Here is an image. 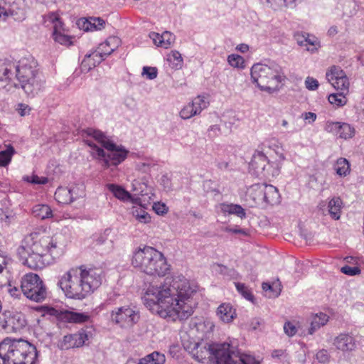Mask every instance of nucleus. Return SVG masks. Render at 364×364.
I'll return each mask as SVG.
<instances>
[{
	"label": "nucleus",
	"mask_w": 364,
	"mask_h": 364,
	"mask_svg": "<svg viewBox=\"0 0 364 364\" xmlns=\"http://www.w3.org/2000/svg\"><path fill=\"white\" fill-rule=\"evenodd\" d=\"M305 42L306 43L304 46L306 47V50L311 51V53L317 50L318 48L319 47V42L314 36L311 37L308 35V36L305 38Z\"/></svg>",
	"instance_id": "a18cd8bd"
},
{
	"label": "nucleus",
	"mask_w": 364,
	"mask_h": 364,
	"mask_svg": "<svg viewBox=\"0 0 364 364\" xmlns=\"http://www.w3.org/2000/svg\"><path fill=\"white\" fill-rule=\"evenodd\" d=\"M26 325V321L21 314L3 315L0 321V330L8 333H16L22 330Z\"/></svg>",
	"instance_id": "f3484780"
},
{
	"label": "nucleus",
	"mask_w": 364,
	"mask_h": 364,
	"mask_svg": "<svg viewBox=\"0 0 364 364\" xmlns=\"http://www.w3.org/2000/svg\"><path fill=\"white\" fill-rule=\"evenodd\" d=\"M348 263L352 264L353 266L346 265L341 268V272L347 275L354 276L360 273V264L362 260L358 257H348L346 258Z\"/></svg>",
	"instance_id": "bb28decb"
},
{
	"label": "nucleus",
	"mask_w": 364,
	"mask_h": 364,
	"mask_svg": "<svg viewBox=\"0 0 364 364\" xmlns=\"http://www.w3.org/2000/svg\"><path fill=\"white\" fill-rule=\"evenodd\" d=\"M225 231L226 232H229L235 233V234H237V233L242 234L244 235H247V232L245 230L238 228L237 226L235 227V228H229V227H228V228H225Z\"/></svg>",
	"instance_id": "864d4df0"
},
{
	"label": "nucleus",
	"mask_w": 364,
	"mask_h": 364,
	"mask_svg": "<svg viewBox=\"0 0 364 364\" xmlns=\"http://www.w3.org/2000/svg\"><path fill=\"white\" fill-rule=\"evenodd\" d=\"M6 149L0 151V166H6L11 161L15 150L11 144L5 145Z\"/></svg>",
	"instance_id": "a19ab883"
},
{
	"label": "nucleus",
	"mask_w": 364,
	"mask_h": 364,
	"mask_svg": "<svg viewBox=\"0 0 364 364\" xmlns=\"http://www.w3.org/2000/svg\"><path fill=\"white\" fill-rule=\"evenodd\" d=\"M84 133L92 138L85 139L92 148L91 154L102 161L105 168L117 166L127 158L128 151L109 141L101 131L89 128Z\"/></svg>",
	"instance_id": "20e7f679"
},
{
	"label": "nucleus",
	"mask_w": 364,
	"mask_h": 364,
	"mask_svg": "<svg viewBox=\"0 0 364 364\" xmlns=\"http://www.w3.org/2000/svg\"><path fill=\"white\" fill-rule=\"evenodd\" d=\"M316 115L313 112H308L305 114L306 119H311L313 122L316 119Z\"/></svg>",
	"instance_id": "052dcab7"
},
{
	"label": "nucleus",
	"mask_w": 364,
	"mask_h": 364,
	"mask_svg": "<svg viewBox=\"0 0 364 364\" xmlns=\"http://www.w3.org/2000/svg\"><path fill=\"white\" fill-rule=\"evenodd\" d=\"M151 38L153 39L154 43L159 47L167 49L171 47L175 41V36L168 31H165L162 34L152 33Z\"/></svg>",
	"instance_id": "5701e85b"
},
{
	"label": "nucleus",
	"mask_w": 364,
	"mask_h": 364,
	"mask_svg": "<svg viewBox=\"0 0 364 364\" xmlns=\"http://www.w3.org/2000/svg\"><path fill=\"white\" fill-rule=\"evenodd\" d=\"M326 78L338 92H349L350 81L341 67L332 65L328 68L326 73Z\"/></svg>",
	"instance_id": "4468645a"
},
{
	"label": "nucleus",
	"mask_w": 364,
	"mask_h": 364,
	"mask_svg": "<svg viewBox=\"0 0 364 364\" xmlns=\"http://www.w3.org/2000/svg\"><path fill=\"white\" fill-rule=\"evenodd\" d=\"M55 199L62 204H68L73 200L71 191L66 187H59L55 193Z\"/></svg>",
	"instance_id": "c9c22d12"
},
{
	"label": "nucleus",
	"mask_w": 364,
	"mask_h": 364,
	"mask_svg": "<svg viewBox=\"0 0 364 364\" xmlns=\"http://www.w3.org/2000/svg\"><path fill=\"white\" fill-rule=\"evenodd\" d=\"M229 64L234 68H245V60L244 58L237 54H231L228 58Z\"/></svg>",
	"instance_id": "c03bdc74"
},
{
	"label": "nucleus",
	"mask_w": 364,
	"mask_h": 364,
	"mask_svg": "<svg viewBox=\"0 0 364 364\" xmlns=\"http://www.w3.org/2000/svg\"><path fill=\"white\" fill-rule=\"evenodd\" d=\"M282 126L286 127L288 124V122L287 120L284 119L282 122Z\"/></svg>",
	"instance_id": "0e129e2a"
},
{
	"label": "nucleus",
	"mask_w": 364,
	"mask_h": 364,
	"mask_svg": "<svg viewBox=\"0 0 364 364\" xmlns=\"http://www.w3.org/2000/svg\"><path fill=\"white\" fill-rule=\"evenodd\" d=\"M6 266V259L0 256V273L3 272Z\"/></svg>",
	"instance_id": "bf43d9fd"
},
{
	"label": "nucleus",
	"mask_w": 364,
	"mask_h": 364,
	"mask_svg": "<svg viewBox=\"0 0 364 364\" xmlns=\"http://www.w3.org/2000/svg\"><path fill=\"white\" fill-rule=\"evenodd\" d=\"M102 55L96 49L89 55H86L81 63V68L84 71H89L104 60Z\"/></svg>",
	"instance_id": "b1692460"
},
{
	"label": "nucleus",
	"mask_w": 364,
	"mask_h": 364,
	"mask_svg": "<svg viewBox=\"0 0 364 364\" xmlns=\"http://www.w3.org/2000/svg\"><path fill=\"white\" fill-rule=\"evenodd\" d=\"M316 360L319 363H325L329 360V354L326 350H321L316 355Z\"/></svg>",
	"instance_id": "3c124183"
},
{
	"label": "nucleus",
	"mask_w": 364,
	"mask_h": 364,
	"mask_svg": "<svg viewBox=\"0 0 364 364\" xmlns=\"http://www.w3.org/2000/svg\"><path fill=\"white\" fill-rule=\"evenodd\" d=\"M284 330L289 336H294L297 331L296 326L290 321L285 323Z\"/></svg>",
	"instance_id": "8fccbe9b"
},
{
	"label": "nucleus",
	"mask_w": 364,
	"mask_h": 364,
	"mask_svg": "<svg viewBox=\"0 0 364 364\" xmlns=\"http://www.w3.org/2000/svg\"><path fill=\"white\" fill-rule=\"evenodd\" d=\"M18 110L19 114L21 116H24V115H26V114L29 113L30 108L28 107V105H23V104H20L18 105Z\"/></svg>",
	"instance_id": "5fc2aeb1"
},
{
	"label": "nucleus",
	"mask_w": 364,
	"mask_h": 364,
	"mask_svg": "<svg viewBox=\"0 0 364 364\" xmlns=\"http://www.w3.org/2000/svg\"><path fill=\"white\" fill-rule=\"evenodd\" d=\"M228 343H214L212 345L202 346L198 344L194 350L193 355L195 358L201 363H205L213 355L216 360V364H218L219 361V350H221L219 348L220 346H228Z\"/></svg>",
	"instance_id": "dca6fc26"
},
{
	"label": "nucleus",
	"mask_w": 364,
	"mask_h": 364,
	"mask_svg": "<svg viewBox=\"0 0 364 364\" xmlns=\"http://www.w3.org/2000/svg\"><path fill=\"white\" fill-rule=\"evenodd\" d=\"M166 357L163 353L154 351L139 360V364H164Z\"/></svg>",
	"instance_id": "72a5a7b5"
},
{
	"label": "nucleus",
	"mask_w": 364,
	"mask_h": 364,
	"mask_svg": "<svg viewBox=\"0 0 364 364\" xmlns=\"http://www.w3.org/2000/svg\"><path fill=\"white\" fill-rule=\"evenodd\" d=\"M92 26H94V25H92ZM95 27H96V31H97V30H101L102 28H103L105 27V24L100 25V24L98 23V21H96L95 22Z\"/></svg>",
	"instance_id": "680f3d73"
},
{
	"label": "nucleus",
	"mask_w": 364,
	"mask_h": 364,
	"mask_svg": "<svg viewBox=\"0 0 364 364\" xmlns=\"http://www.w3.org/2000/svg\"><path fill=\"white\" fill-rule=\"evenodd\" d=\"M46 314L54 316L58 321L69 323H83L90 319L85 313H79L53 307H48Z\"/></svg>",
	"instance_id": "2eb2a0df"
},
{
	"label": "nucleus",
	"mask_w": 364,
	"mask_h": 364,
	"mask_svg": "<svg viewBox=\"0 0 364 364\" xmlns=\"http://www.w3.org/2000/svg\"><path fill=\"white\" fill-rule=\"evenodd\" d=\"M131 263L134 268L151 276L164 277L170 271V265L164 254L150 246L136 249L133 252Z\"/></svg>",
	"instance_id": "39448f33"
},
{
	"label": "nucleus",
	"mask_w": 364,
	"mask_h": 364,
	"mask_svg": "<svg viewBox=\"0 0 364 364\" xmlns=\"http://www.w3.org/2000/svg\"><path fill=\"white\" fill-rule=\"evenodd\" d=\"M235 287L238 292L247 300L254 303L255 296L252 291V289L244 283L235 282Z\"/></svg>",
	"instance_id": "79ce46f5"
},
{
	"label": "nucleus",
	"mask_w": 364,
	"mask_h": 364,
	"mask_svg": "<svg viewBox=\"0 0 364 364\" xmlns=\"http://www.w3.org/2000/svg\"><path fill=\"white\" fill-rule=\"evenodd\" d=\"M305 86L309 90H316L318 89L319 83L316 79L309 76L305 80Z\"/></svg>",
	"instance_id": "de8ad7c7"
},
{
	"label": "nucleus",
	"mask_w": 364,
	"mask_h": 364,
	"mask_svg": "<svg viewBox=\"0 0 364 364\" xmlns=\"http://www.w3.org/2000/svg\"><path fill=\"white\" fill-rule=\"evenodd\" d=\"M38 63L33 58H22L17 62V80L30 93L40 90L42 82L38 79Z\"/></svg>",
	"instance_id": "6e6552de"
},
{
	"label": "nucleus",
	"mask_w": 364,
	"mask_h": 364,
	"mask_svg": "<svg viewBox=\"0 0 364 364\" xmlns=\"http://www.w3.org/2000/svg\"><path fill=\"white\" fill-rule=\"evenodd\" d=\"M97 21L100 25L105 24V21L100 18L96 17H90L89 18H81L78 21L79 27L85 31H96V27L95 26V22Z\"/></svg>",
	"instance_id": "f704fd0d"
},
{
	"label": "nucleus",
	"mask_w": 364,
	"mask_h": 364,
	"mask_svg": "<svg viewBox=\"0 0 364 364\" xmlns=\"http://www.w3.org/2000/svg\"><path fill=\"white\" fill-rule=\"evenodd\" d=\"M112 323L122 328H130L140 320V312L132 305H125L114 308L110 314Z\"/></svg>",
	"instance_id": "9d476101"
},
{
	"label": "nucleus",
	"mask_w": 364,
	"mask_h": 364,
	"mask_svg": "<svg viewBox=\"0 0 364 364\" xmlns=\"http://www.w3.org/2000/svg\"><path fill=\"white\" fill-rule=\"evenodd\" d=\"M333 344L336 349L343 352L353 351L356 348L355 338L349 334H340L335 338Z\"/></svg>",
	"instance_id": "4be33fe9"
},
{
	"label": "nucleus",
	"mask_w": 364,
	"mask_h": 364,
	"mask_svg": "<svg viewBox=\"0 0 364 364\" xmlns=\"http://www.w3.org/2000/svg\"><path fill=\"white\" fill-rule=\"evenodd\" d=\"M32 213L36 218L45 220L53 217L52 210L49 205L38 204L33 206Z\"/></svg>",
	"instance_id": "473e14b6"
},
{
	"label": "nucleus",
	"mask_w": 364,
	"mask_h": 364,
	"mask_svg": "<svg viewBox=\"0 0 364 364\" xmlns=\"http://www.w3.org/2000/svg\"><path fill=\"white\" fill-rule=\"evenodd\" d=\"M228 163H225V164H224V167H225V168H227V167H228Z\"/></svg>",
	"instance_id": "69168bd1"
},
{
	"label": "nucleus",
	"mask_w": 364,
	"mask_h": 364,
	"mask_svg": "<svg viewBox=\"0 0 364 364\" xmlns=\"http://www.w3.org/2000/svg\"><path fill=\"white\" fill-rule=\"evenodd\" d=\"M122 45V40L115 36H109L105 41L99 44L96 48L104 58L110 55Z\"/></svg>",
	"instance_id": "412c9836"
},
{
	"label": "nucleus",
	"mask_w": 364,
	"mask_h": 364,
	"mask_svg": "<svg viewBox=\"0 0 364 364\" xmlns=\"http://www.w3.org/2000/svg\"><path fill=\"white\" fill-rule=\"evenodd\" d=\"M23 180L28 183L33 185H44L48 182V178L44 176H38L34 173L26 175L23 177Z\"/></svg>",
	"instance_id": "37998d69"
},
{
	"label": "nucleus",
	"mask_w": 364,
	"mask_h": 364,
	"mask_svg": "<svg viewBox=\"0 0 364 364\" xmlns=\"http://www.w3.org/2000/svg\"><path fill=\"white\" fill-rule=\"evenodd\" d=\"M272 355L273 358H281L286 355V350L282 349L274 350L272 353Z\"/></svg>",
	"instance_id": "6e6d98bb"
},
{
	"label": "nucleus",
	"mask_w": 364,
	"mask_h": 364,
	"mask_svg": "<svg viewBox=\"0 0 364 364\" xmlns=\"http://www.w3.org/2000/svg\"><path fill=\"white\" fill-rule=\"evenodd\" d=\"M251 76L262 90L269 92L277 90L285 78L279 66L271 67L263 64L254 65L251 69Z\"/></svg>",
	"instance_id": "0eeeda50"
},
{
	"label": "nucleus",
	"mask_w": 364,
	"mask_h": 364,
	"mask_svg": "<svg viewBox=\"0 0 364 364\" xmlns=\"http://www.w3.org/2000/svg\"><path fill=\"white\" fill-rule=\"evenodd\" d=\"M44 22L53 25V38L55 42L65 46H70L73 44L75 37L69 34V31L64 26L59 14L51 12L44 16Z\"/></svg>",
	"instance_id": "9b49d317"
},
{
	"label": "nucleus",
	"mask_w": 364,
	"mask_h": 364,
	"mask_svg": "<svg viewBox=\"0 0 364 364\" xmlns=\"http://www.w3.org/2000/svg\"><path fill=\"white\" fill-rule=\"evenodd\" d=\"M65 252V245L56 236L46 232H32L27 235L19 249L25 264L31 269H42L46 263L55 262Z\"/></svg>",
	"instance_id": "f03ea898"
},
{
	"label": "nucleus",
	"mask_w": 364,
	"mask_h": 364,
	"mask_svg": "<svg viewBox=\"0 0 364 364\" xmlns=\"http://www.w3.org/2000/svg\"><path fill=\"white\" fill-rule=\"evenodd\" d=\"M166 60L169 65L174 69L181 68L183 64V60L181 54L177 50H171L166 55Z\"/></svg>",
	"instance_id": "e433bc0d"
},
{
	"label": "nucleus",
	"mask_w": 364,
	"mask_h": 364,
	"mask_svg": "<svg viewBox=\"0 0 364 364\" xmlns=\"http://www.w3.org/2000/svg\"><path fill=\"white\" fill-rule=\"evenodd\" d=\"M21 288L23 294L34 301H41L47 295L46 287L36 274L29 273L24 275L21 279Z\"/></svg>",
	"instance_id": "1a4fd4ad"
},
{
	"label": "nucleus",
	"mask_w": 364,
	"mask_h": 364,
	"mask_svg": "<svg viewBox=\"0 0 364 364\" xmlns=\"http://www.w3.org/2000/svg\"><path fill=\"white\" fill-rule=\"evenodd\" d=\"M343 208V202L339 197H334L328 203V214L333 220H339Z\"/></svg>",
	"instance_id": "cd10ccee"
},
{
	"label": "nucleus",
	"mask_w": 364,
	"mask_h": 364,
	"mask_svg": "<svg viewBox=\"0 0 364 364\" xmlns=\"http://www.w3.org/2000/svg\"><path fill=\"white\" fill-rule=\"evenodd\" d=\"M106 186L119 200L128 201L132 199L131 194L122 186L112 183L107 184Z\"/></svg>",
	"instance_id": "7c9ffc66"
},
{
	"label": "nucleus",
	"mask_w": 364,
	"mask_h": 364,
	"mask_svg": "<svg viewBox=\"0 0 364 364\" xmlns=\"http://www.w3.org/2000/svg\"><path fill=\"white\" fill-rule=\"evenodd\" d=\"M7 290L9 293L14 297H18L21 294L18 287L13 286L11 283L8 284Z\"/></svg>",
	"instance_id": "603ef678"
},
{
	"label": "nucleus",
	"mask_w": 364,
	"mask_h": 364,
	"mask_svg": "<svg viewBox=\"0 0 364 364\" xmlns=\"http://www.w3.org/2000/svg\"><path fill=\"white\" fill-rule=\"evenodd\" d=\"M103 271L85 265L73 267L61 276L58 285L70 299H83L100 287Z\"/></svg>",
	"instance_id": "7ed1b4c3"
},
{
	"label": "nucleus",
	"mask_w": 364,
	"mask_h": 364,
	"mask_svg": "<svg viewBox=\"0 0 364 364\" xmlns=\"http://www.w3.org/2000/svg\"><path fill=\"white\" fill-rule=\"evenodd\" d=\"M325 129L328 132L333 133L339 138L344 139H350L355 134L354 128L347 123L327 122Z\"/></svg>",
	"instance_id": "6ab92c4d"
},
{
	"label": "nucleus",
	"mask_w": 364,
	"mask_h": 364,
	"mask_svg": "<svg viewBox=\"0 0 364 364\" xmlns=\"http://www.w3.org/2000/svg\"><path fill=\"white\" fill-rule=\"evenodd\" d=\"M153 209L156 212V214L163 215L168 212V208L166 204L163 203H155L153 205Z\"/></svg>",
	"instance_id": "09e8293b"
},
{
	"label": "nucleus",
	"mask_w": 364,
	"mask_h": 364,
	"mask_svg": "<svg viewBox=\"0 0 364 364\" xmlns=\"http://www.w3.org/2000/svg\"><path fill=\"white\" fill-rule=\"evenodd\" d=\"M328 321V316L323 313H319L311 316V328L309 333L312 334L316 330L324 326Z\"/></svg>",
	"instance_id": "2f4dec72"
},
{
	"label": "nucleus",
	"mask_w": 364,
	"mask_h": 364,
	"mask_svg": "<svg viewBox=\"0 0 364 364\" xmlns=\"http://www.w3.org/2000/svg\"><path fill=\"white\" fill-rule=\"evenodd\" d=\"M348 93L338 92V93H333L328 95V100L332 105L339 107L346 105L348 99L346 95Z\"/></svg>",
	"instance_id": "58836bf2"
},
{
	"label": "nucleus",
	"mask_w": 364,
	"mask_h": 364,
	"mask_svg": "<svg viewBox=\"0 0 364 364\" xmlns=\"http://www.w3.org/2000/svg\"><path fill=\"white\" fill-rule=\"evenodd\" d=\"M217 315L224 323H230L236 316L235 309L230 304L224 303L218 308Z\"/></svg>",
	"instance_id": "a878e982"
},
{
	"label": "nucleus",
	"mask_w": 364,
	"mask_h": 364,
	"mask_svg": "<svg viewBox=\"0 0 364 364\" xmlns=\"http://www.w3.org/2000/svg\"><path fill=\"white\" fill-rule=\"evenodd\" d=\"M236 49L242 53H245L246 52L248 51L249 50V46L247 45V44H245V43H242V44H240L237 46Z\"/></svg>",
	"instance_id": "4d7b16f0"
},
{
	"label": "nucleus",
	"mask_w": 364,
	"mask_h": 364,
	"mask_svg": "<svg viewBox=\"0 0 364 364\" xmlns=\"http://www.w3.org/2000/svg\"><path fill=\"white\" fill-rule=\"evenodd\" d=\"M328 32H329L331 34H332V33H333L336 32V28H331L328 31Z\"/></svg>",
	"instance_id": "e2e57ef3"
},
{
	"label": "nucleus",
	"mask_w": 364,
	"mask_h": 364,
	"mask_svg": "<svg viewBox=\"0 0 364 364\" xmlns=\"http://www.w3.org/2000/svg\"><path fill=\"white\" fill-rule=\"evenodd\" d=\"M157 69L155 67H144L142 75H145L147 79L153 80L157 77Z\"/></svg>",
	"instance_id": "49530a36"
},
{
	"label": "nucleus",
	"mask_w": 364,
	"mask_h": 364,
	"mask_svg": "<svg viewBox=\"0 0 364 364\" xmlns=\"http://www.w3.org/2000/svg\"><path fill=\"white\" fill-rule=\"evenodd\" d=\"M264 194V200L267 203L274 205L279 201V194L277 188L272 185L264 184L259 187Z\"/></svg>",
	"instance_id": "393cba45"
},
{
	"label": "nucleus",
	"mask_w": 364,
	"mask_h": 364,
	"mask_svg": "<svg viewBox=\"0 0 364 364\" xmlns=\"http://www.w3.org/2000/svg\"><path fill=\"white\" fill-rule=\"evenodd\" d=\"M218 364H260V362L251 355L240 353L233 350V348L228 346H220Z\"/></svg>",
	"instance_id": "f8f14e48"
},
{
	"label": "nucleus",
	"mask_w": 364,
	"mask_h": 364,
	"mask_svg": "<svg viewBox=\"0 0 364 364\" xmlns=\"http://www.w3.org/2000/svg\"><path fill=\"white\" fill-rule=\"evenodd\" d=\"M198 286L185 278L170 284H149L142 296L144 306L153 314L169 321H183L193 313V296Z\"/></svg>",
	"instance_id": "f257e3e1"
},
{
	"label": "nucleus",
	"mask_w": 364,
	"mask_h": 364,
	"mask_svg": "<svg viewBox=\"0 0 364 364\" xmlns=\"http://www.w3.org/2000/svg\"><path fill=\"white\" fill-rule=\"evenodd\" d=\"M209 102L205 100L203 96L195 97L191 102L188 103L180 111V116L183 119H188L192 117L199 114L202 110L207 108Z\"/></svg>",
	"instance_id": "a211bd4d"
},
{
	"label": "nucleus",
	"mask_w": 364,
	"mask_h": 364,
	"mask_svg": "<svg viewBox=\"0 0 364 364\" xmlns=\"http://www.w3.org/2000/svg\"><path fill=\"white\" fill-rule=\"evenodd\" d=\"M15 80H17V63L0 59V80L15 84Z\"/></svg>",
	"instance_id": "aec40b11"
},
{
	"label": "nucleus",
	"mask_w": 364,
	"mask_h": 364,
	"mask_svg": "<svg viewBox=\"0 0 364 364\" xmlns=\"http://www.w3.org/2000/svg\"><path fill=\"white\" fill-rule=\"evenodd\" d=\"M8 14L5 9V8L1 7L0 6V20H5Z\"/></svg>",
	"instance_id": "13d9d810"
},
{
	"label": "nucleus",
	"mask_w": 364,
	"mask_h": 364,
	"mask_svg": "<svg viewBox=\"0 0 364 364\" xmlns=\"http://www.w3.org/2000/svg\"><path fill=\"white\" fill-rule=\"evenodd\" d=\"M262 287L265 295L269 298L278 296L282 291V285L279 280L272 283L263 282Z\"/></svg>",
	"instance_id": "c756f323"
},
{
	"label": "nucleus",
	"mask_w": 364,
	"mask_h": 364,
	"mask_svg": "<svg viewBox=\"0 0 364 364\" xmlns=\"http://www.w3.org/2000/svg\"><path fill=\"white\" fill-rule=\"evenodd\" d=\"M91 338V333L82 328L75 333H68L59 339L57 346L60 350H68L87 346Z\"/></svg>",
	"instance_id": "ddd939ff"
},
{
	"label": "nucleus",
	"mask_w": 364,
	"mask_h": 364,
	"mask_svg": "<svg viewBox=\"0 0 364 364\" xmlns=\"http://www.w3.org/2000/svg\"><path fill=\"white\" fill-rule=\"evenodd\" d=\"M334 170L340 176H346L350 172L348 161L345 158L338 159L334 164Z\"/></svg>",
	"instance_id": "4c0bfd02"
},
{
	"label": "nucleus",
	"mask_w": 364,
	"mask_h": 364,
	"mask_svg": "<svg viewBox=\"0 0 364 364\" xmlns=\"http://www.w3.org/2000/svg\"><path fill=\"white\" fill-rule=\"evenodd\" d=\"M133 216L141 223L147 224L151 222V217L141 205L133 208Z\"/></svg>",
	"instance_id": "ea45409f"
},
{
	"label": "nucleus",
	"mask_w": 364,
	"mask_h": 364,
	"mask_svg": "<svg viewBox=\"0 0 364 364\" xmlns=\"http://www.w3.org/2000/svg\"><path fill=\"white\" fill-rule=\"evenodd\" d=\"M36 346L24 339L6 338L0 343L3 364H38Z\"/></svg>",
	"instance_id": "423d86ee"
},
{
	"label": "nucleus",
	"mask_w": 364,
	"mask_h": 364,
	"mask_svg": "<svg viewBox=\"0 0 364 364\" xmlns=\"http://www.w3.org/2000/svg\"><path fill=\"white\" fill-rule=\"evenodd\" d=\"M220 211L224 214H234L240 218L245 217V210L240 205L223 203L219 205Z\"/></svg>",
	"instance_id": "c85d7f7f"
}]
</instances>
